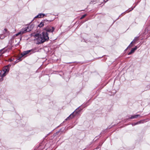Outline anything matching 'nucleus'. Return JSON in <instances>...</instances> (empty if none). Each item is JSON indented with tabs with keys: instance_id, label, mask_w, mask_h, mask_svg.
<instances>
[{
	"instance_id": "f257e3e1",
	"label": "nucleus",
	"mask_w": 150,
	"mask_h": 150,
	"mask_svg": "<svg viewBox=\"0 0 150 150\" xmlns=\"http://www.w3.org/2000/svg\"><path fill=\"white\" fill-rule=\"evenodd\" d=\"M54 29L55 28L53 27L47 26L45 29L46 31L42 32L40 35L38 33H32L31 34V38L34 40L37 41V44L42 43L49 40V37L47 32L52 33Z\"/></svg>"
},
{
	"instance_id": "f03ea898",
	"label": "nucleus",
	"mask_w": 150,
	"mask_h": 150,
	"mask_svg": "<svg viewBox=\"0 0 150 150\" xmlns=\"http://www.w3.org/2000/svg\"><path fill=\"white\" fill-rule=\"evenodd\" d=\"M32 26V25L28 26L27 27H25L24 29H23L20 31L18 33L16 34L15 35L16 36H17L19 35H22L26 33L27 32L30 31L31 30V27Z\"/></svg>"
},
{
	"instance_id": "7ed1b4c3",
	"label": "nucleus",
	"mask_w": 150,
	"mask_h": 150,
	"mask_svg": "<svg viewBox=\"0 0 150 150\" xmlns=\"http://www.w3.org/2000/svg\"><path fill=\"white\" fill-rule=\"evenodd\" d=\"M11 66V65H8L7 66H5L3 70H3V71H5L7 74L9 71V67H10Z\"/></svg>"
},
{
	"instance_id": "20e7f679",
	"label": "nucleus",
	"mask_w": 150,
	"mask_h": 150,
	"mask_svg": "<svg viewBox=\"0 0 150 150\" xmlns=\"http://www.w3.org/2000/svg\"><path fill=\"white\" fill-rule=\"evenodd\" d=\"M9 34V32L7 31V30L5 28L4 30L3 31V34L4 35H5L6 37Z\"/></svg>"
},
{
	"instance_id": "39448f33",
	"label": "nucleus",
	"mask_w": 150,
	"mask_h": 150,
	"mask_svg": "<svg viewBox=\"0 0 150 150\" xmlns=\"http://www.w3.org/2000/svg\"><path fill=\"white\" fill-rule=\"evenodd\" d=\"M137 46H136L135 47L132 48L131 51L128 53V54L129 55L133 53L137 49Z\"/></svg>"
},
{
	"instance_id": "423d86ee",
	"label": "nucleus",
	"mask_w": 150,
	"mask_h": 150,
	"mask_svg": "<svg viewBox=\"0 0 150 150\" xmlns=\"http://www.w3.org/2000/svg\"><path fill=\"white\" fill-rule=\"evenodd\" d=\"M31 50H29L25 51L23 52V53H22L21 54V57H22L25 55L28 54L30 52Z\"/></svg>"
},
{
	"instance_id": "0eeeda50",
	"label": "nucleus",
	"mask_w": 150,
	"mask_h": 150,
	"mask_svg": "<svg viewBox=\"0 0 150 150\" xmlns=\"http://www.w3.org/2000/svg\"><path fill=\"white\" fill-rule=\"evenodd\" d=\"M76 112V111H74V112L73 113H71L66 119V120H67L68 119H72V118H73L74 116V113H75Z\"/></svg>"
},
{
	"instance_id": "6e6552de",
	"label": "nucleus",
	"mask_w": 150,
	"mask_h": 150,
	"mask_svg": "<svg viewBox=\"0 0 150 150\" xmlns=\"http://www.w3.org/2000/svg\"><path fill=\"white\" fill-rule=\"evenodd\" d=\"M45 16V14L43 13H40L38 14V15H37L36 16L35 18H40L42 17H44V16Z\"/></svg>"
},
{
	"instance_id": "1a4fd4ad",
	"label": "nucleus",
	"mask_w": 150,
	"mask_h": 150,
	"mask_svg": "<svg viewBox=\"0 0 150 150\" xmlns=\"http://www.w3.org/2000/svg\"><path fill=\"white\" fill-rule=\"evenodd\" d=\"M7 73L6 72L2 70L1 72V76L2 77H4L5 76L6 74Z\"/></svg>"
},
{
	"instance_id": "9d476101",
	"label": "nucleus",
	"mask_w": 150,
	"mask_h": 150,
	"mask_svg": "<svg viewBox=\"0 0 150 150\" xmlns=\"http://www.w3.org/2000/svg\"><path fill=\"white\" fill-rule=\"evenodd\" d=\"M137 40V38H134L133 40V41L131 42V44H130V45L128 47H131L132 46V44L134 42H135V41H136Z\"/></svg>"
},
{
	"instance_id": "9b49d317",
	"label": "nucleus",
	"mask_w": 150,
	"mask_h": 150,
	"mask_svg": "<svg viewBox=\"0 0 150 150\" xmlns=\"http://www.w3.org/2000/svg\"><path fill=\"white\" fill-rule=\"evenodd\" d=\"M139 116V115H134L132 116L130 118L131 119H132L134 118H137Z\"/></svg>"
},
{
	"instance_id": "f8f14e48",
	"label": "nucleus",
	"mask_w": 150,
	"mask_h": 150,
	"mask_svg": "<svg viewBox=\"0 0 150 150\" xmlns=\"http://www.w3.org/2000/svg\"><path fill=\"white\" fill-rule=\"evenodd\" d=\"M44 24L43 22H41L39 25L38 26L40 27H42L44 26Z\"/></svg>"
},
{
	"instance_id": "ddd939ff",
	"label": "nucleus",
	"mask_w": 150,
	"mask_h": 150,
	"mask_svg": "<svg viewBox=\"0 0 150 150\" xmlns=\"http://www.w3.org/2000/svg\"><path fill=\"white\" fill-rule=\"evenodd\" d=\"M5 37H6L5 35H4L3 34L0 35V38L1 39H4Z\"/></svg>"
},
{
	"instance_id": "4468645a",
	"label": "nucleus",
	"mask_w": 150,
	"mask_h": 150,
	"mask_svg": "<svg viewBox=\"0 0 150 150\" xmlns=\"http://www.w3.org/2000/svg\"><path fill=\"white\" fill-rule=\"evenodd\" d=\"M86 16V14H85V15H83L81 17V18L80 19H83V18H84Z\"/></svg>"
},
{
	"instance_id": "2eb2a0df",
	"label": "nucleus",
	"mask_w": 150,
	"mask_h": 150,
	"mask_svg": "<svg viewBox=\"0 0 150 150\" xmlns=\"http://www.w3.org/2000/svg\"><path fill=\"white\" fill-rule=\"evenodd\" d=\"M2 50H0V54L1 53V52L2 51Z\"/></svg>"
},
{
	"instance_id": "dca6fc26",
	"label": "nucleus",
	"mask_w": 150,
	"mask_h": 150,
	"mask_svg": "<svg viewBox=\"0 0 150 150\" xmlns=\"http://www.w3.org/2000/svg\"><path fill=\"white\" fill-rule=\"evenodd\" d=\"M0 80H1V81H2L3 80V79H0Z\"/></svg>"
},
{
	"instance_id": "f3484780",
	"label": "nucleus",
	"mask_w": 150,
	"mask_h": 150,
	"mask_svg": "<svg viewBox=\"0 0 150 150\" xmlns=\"http://www.w3.org/2000/svg\"><path fill=\"white\" fill-rule=\"evenodd\" d=\"M136 125V124H133V125Z\"/></svg>"
}]
</instances>
